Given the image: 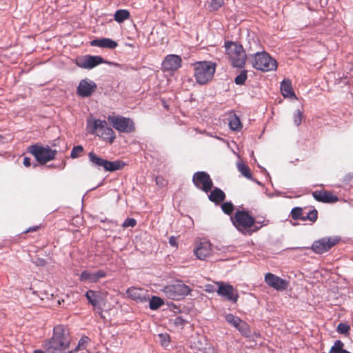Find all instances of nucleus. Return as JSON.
<instances>
[{
    "mask_svg": "<svg viewBox=\"0 0 353 353\" xmlns=\"http://www.w3.org/2000/svg\"><path fill=\"white\" fill-rule=\"evenodd\" d=\"M249 52H252L250 54L249 60L254 68L263 72L276 70V61L262 50L257 41L253 40L252 43H250Z\"/></svg>",
    "mask_w": 353,
    "mask_h": 353,
    "instance_id": "f257e3e1",
    "label": "nucleus"
},
{
    "mask_svg": "<svg viewBox=\"0 0 353 353\" xmlns=\"http://www.w3.org/2000/svg\"><path fill=\"white\" fill-rule=\"evenodd\" d=\"M70 343L68 332L61 325H57L54 328L52 337L46 343V350L48 353H63Z\"/></svg>",
    "mask_w": 353,
    "mask_h": 353,
    "instance_id": "f03ea898",
    "label": "nucleus"
},
{
    "mask_svg": "<svg viewBox=\"0 0 353 353\" xmlns=\"http://www.w3.org/2000/svg\"><path fill=\"white\" fill-rule=\"evenodd\" d=\"M87 130L90 134H95L110 143H112L116 137L115 132L108 126L105 120L90 117L87 120Z\"/></svg>",
    "mask_w": 353,
    "mask_h": 353,
    "instance_id": "7ed1b4c3",
    "label": "nucleus"
},
{
    "mask_svg": "<svg viewBox=\"0 0 353 353\" xmlns=\"http://www.w3.org/2000/svg\"><path fill=\"white\" fill-rule=\"evenodd\" d=\"M194 77L197 83L205 84L214 77L216 64L211 61H199L194 64Z\"/></svg>",
    "mask_w": 353,
    "mask_h": 353,
    "instance_id": "20e7f679",
    "label": "nucleus"
},
{
    "mask_svg": "<svg viewBox=\"0 0 353 353\" xmlns=\"http://www.w3.org/2000/svg\"><path fill=\"white\" fill-rule=\"evenodd\" d=\"M226 53L233 67L242 68L246 61V54L241 45L228 41L225 43Z\"/></svg>",
    "mask_w": 353,
    "mask_h": 353,
    "instance_id": "39448f33",
    "label": "nucleus"
},
{
    "mask_svg": "<svg viewBox=\"0 0 353 353\" xmlns=\"http://www.w3.org/2000/svg\"><path fill=\"white\" fill-rule=\"evenodd\" d=\"M28 152L31 153L36 160L41 164L54 159L57 150H52L50 147H44L39 144H34L29 147Z\"/></svg>",
    "mask_w": 353,
    "mask_h": 353,
    "instance_id": "423d86ee",
    "label": "nucleus"
},
{
    "mask_svg": "<svg viewBox=\"0 0 353 353\" xmlns=\"http://www.w3.org/2000/svg\"><path fill=\"white\" fill-rule=\"evenodd\" d=\"M231 219L235 228L243 234H246L254 223V217L245 211H236Z\"/></svg>",
    "mask_w": 353,
    "mask_h": 353,
    "instance_id": "0eeeda50",
    "label": "nucleus"
},
{
    "mask_svg": "<svg viewBox=\"0 0 353 353\" xmlns=\"http://www.w3.org/2000/svg\"><path fill=\"white\" fill-rule=\"evenodd\" d=\"M108 121L118 132L122 133H130L135 129L133 120L128 117L120 115H110Z\"/></svg>",
    "mask_w": 353,
    "mask_h": 353,
    "instance_id": "6e6552de",
    "label": "nucleus"
},
{
    "mask_svg": "<svg viewBox=\"0 0 353 353\" xmlns=\"http://www.w3.org/2000/svg\"><path fill=\"white\" fill-rule=\"evenodd\" d=\"M163 293L170 299L179 300L190 292V288L181 281L168 285L162 290Z\"/></svg>",
    "mask_w": 353,
    "mask_h": 353,
    "instance_id": "1a4fd4ad",
    "label": "nucleus"
},
{
    "mask_svg": "<svg viewBox=\"0 0 353 353\" xmlns=\"http://www.w3.org/2000/svg\"><path fill=\"white\" fill-rule=\"evenodd\" d=\"M192 181L197 188L205 192H209L213 185L210 175L203 171L194 173L192 177Z\"/></svg>",
    "mask_w": 353,
    "mask_h": 353,
    "instance_id": "9d476101",
    "label": "nucleus"
},
{
    "mask_svg": "<svg viewBox=\"0 0 353 353\" xmlns=\"http://www.w3.org/2000/svg\"><path fill=\"white\" fill-rule=\"evenodd\" d=\"M215 283L218 286L216 292L219 296L224 297L226 300L232 301V303L237 302L239 295L237 291L232 285L221 281H218Z\"/></svg>",
    "mask_w": 353,
    "mask_h": 353,
    "instance_id": "9b49d317",
    "label": "nucleus"
},
{
    "mask_svg": "<svg viewBox=\"0 0 353 353\" xmlns=\"http://www.w3.org/2000/svg\"><path fill=\"white\" fill-rule=\"evenodd\" d=\"M104 62V59L100 56L84 55L76 59L77 65L84 69H92Z\"/></svg>",
    "mask_w": 353,
    "mask_h": 353,
    "instance_id": "f8f14e48",
    "label": "nucleus"
},
{
    "mask_svg": "<svg viewBox=\"0 0 353 353\" xmlns=\"http://www.w3.org/2000/svg\"><path fill=\"white\" fill-rule=\"evenodd\" d=\"M265 282L268 285L277 291H283L289 285V282L272 273H267L265 275Z\"/></svg>",
    "mask_w": 353,
    "mask_h": 353,
    "instance_id": "ddd939ff",
    "label": "nucleus"
},
{
    "mask_svg": "<svg viewBox=\"0 0 353 353\" xmlns=\"http://www.w3.org/2000/svg\"><path fill=\"white\" fill-rule=\"evenodd\" d=\"M85 295L90 304L94 308L102 310V305L105 304V294L103 292L89 290Z\"/></svg>",
    "mask_w": 353,
    "mask_h": 353,
    "instance_id": "4468645a",
    "label": "nucleus"
},
{
    "mask_svg": "<svg viewBox=\"0 0 353 353\" xmlns=\"http://www.w3.org/2000/svg\"><path fill=\"white\" fill-rule=\"evenodd\" d=\"M97 89V84L92 80L82 79L77 87V92L79 96L85 98L90 97Z\"/></svg>",
    "mask_w": 353,
    "mask_h": 353,
    "instance_id": "2eb2a0df",
    "label": "nucleus"
},
{
    "mask_svg": "<svg viewBox=\"0 0 353 353\" xmlns=\"http://www.w3.org/2000/svg\"><path fill=\"white\" fill-rule=\"evenodd\" d=\"M128 297L138 303H145L149 299V293L142 288H130L126 291Z\"/></svg>",
    "mask_w": 353,
    "mask_h": 353,
    "instance_id": "dca6fc26",
    "label": "nucleus"
},
{
    "mask_svg": "<svg viewBox=\"0 0 353 353\" xmlns=\"http://www.w3.org/2000/svg\"><path fill=\"white\" fill-rule=\"evenodd\" d=\"M181 58L179 55H167L162 63L163 70L167 71H174L181 65Z\"/></svg>",
    "mask_w": 353,
    "mask_h": 353,
    "instance_id": "f3484780",
    "label": "nucleus"
},
{
    "mask_svg": "<svg viewBox=\"0 0 353 353\" xmlns=\"http://www.w3.org/2000/svg\"><path fill=\"white\" fill-rule=\"evenodd\" d=\"M105 276L106 274L103 270L96 272L84 270L80 274V281L82 282L97 283Z\"/></svg>",
    "mask_w": 353,
    "mask_h": 353,
    "instance_id": "a211bd4d",
    "label": "nucleus"
},
{
    "mask_svg": "<svg viewBox=\"0 0 353 353\" xmlns=\"http://www.w3.org/2000/svg\"><path fill=\"white\" fill-rule=\"evenodd\" d=\"M194 253L199 260H205L213 253L212 244H196Z\"/></svg>",
    "mask_w": 353,
    "mask_h": 353,
    "instance_id": "6ab92c4d",
    "label": "nucleus"
},
{
    "mask_svg": "<svg viewBox=\"0 0 353 353\" xmlns=\"http://www.w3.org/2000/svg\"><path fill=\"white\" fill-rule=\"evenodd\" d=\"M312 195L320 202L332 203L339 201L338 197L329 191L316 190L312 192Z\"/></svg>",
    "mask_w": 353,
    "mask_h": 353,
    "instance_id": "aec40b11",
    "label": "nucleus"
},
{
    "mask_svg": "<svg viewBox=\"0 0 353 353\" xmlns=\"http://www.w3.org/2000/svg\"><path fill=\"white\" fill-rule=\"evenodd\" d=\"M280 90L285 98L297 99L292 90V83L290 80L284 79L281 83Z\"/></svg>",
    "mask_w": 353,
    "mask_h": 353,
    "instance_id": "412c9836",
    "label": "nucleus"
},
{
    "mask_svg": "<svg viewBox=\"0 0 353 353\" xmlns=\"http://www.w3.org/2000/svg\"><path fill=\"white\" fill-rule=\"evenodd\" d=\"M91 45L108 49H114L118 46L115 41L109 38L93 40L91 41Z\"/></svg>",
    "mask_w": 353,
    "mask_h": 353,
    "instance_id": "4be33fe9",
    "label": "nucleus"
},
{
    "mask_svg": "<svg viewBox=\"0 0 353 353\" xmlns=\"http://www.w3.org/2000/svg\"><path fill=\"white\" fill-rule=\"evenodd\" d=\"M225 194L220 188H214L208 195L210 201L219 203L225 200Z\"/></svg>",
    "mask_w": 353,
    "mask_h": 353,
    "instance_id": "5701e85b",
    "label": "nucleus"
},
{
    "mask_svg": "<svg viewBox=\"0 0 353 353\" xmlns=\"http://www.w3.org/2000/svg\"><path fill=\"white\" fill-rule=\"evenodd\" d=\"M88 158L92 166L97 168L99 170L103 169L105 159L97 156L93 152H90L88 154Z\"/></svg>",
    "mask_w": 353,
    "mask_h": 353,
    "instance_id": "b1692460",
    "label": "nucleus"
},
{
    "mask_svg": "<svg viewBox=\"0 0 353 353\" xmlns=\"http://www.w3.org/2000/svg\"><path fill=\"white\" fill-rule=\"evenodd\" d=\"M125 163L121 161H110L105 160L103 170L108 172H114L121 170L125 165Z\"/></svg>",
    "mask_w": 353,
    "mask_h": 353,
    "instance_id": "393cba45",
    "label": "nucleus"
},
{
    "mask_svg": "<svg viewBox=\"0 0 353 353\" xmlns=\"http://www.w3.org/2000/svg\"><path fill=\"white\" fill-rule=\"evenodd\" d=\"M229 126L233 131H239L242 128V124L240 119L235 114L230 116L229 119Z\"/></svg>",
    "mask_w": 353,
    "mask_h": 353,
    "instance_id": "a878e982",
    "label": "nucleus"
},
{
    "mask_svg": "<svg viewBox=\"0 0 353 353\" xmlns=\"http://www.w3.org/2000/svg\"><path fill=\"white\" fill-rule=\"evenodd\" d=\"M334 244H312L311 250L316 254H323L328 251Z\"/></svg>",
    "mask_w": 353,
    "mask_h": 353,
    "instance_id": "bb28decb",
    "label": "nucleus"
},
{
    "mask_svg": "<svg viewBox=\"0 0 353 353\" xmlns=\"http://www.w3.org/2000/svg\"><path fill=\"white\" fill-rule=\"evenodd\" d=\"M148 301H149V307L152 310L159 309L164 303L161 298L156 296H152L151 298L149 297Z\"/></svg>",
    "mask_w": 353,
    "mask_h": 353,
    "instance_id": "cd10ccee",
    "label": "nucleus"
},
{
    "mask_svg": "<svg viewBox=\"0 0 353 353\" xmlns=\"http://www.w3.org/2000/svg\"><path fill=\"white\" fill-rule=\"evenodd\" d=\"M130 17V12L127 10H118L115 12L114 18L118 23H122Z\"/></svg>",
    "mask_w": 353,
    "mask_h": 353,
    "instance_id": "c85d7f7f",
    "label": "nucleus"
},
{
    "mask_svg": "<svg viewBox=\"0 0 353 353\" xmlns=\"http://www.w3.org/2000/svg\"><path fill=\"white\" fill-rule=\"evenodd\" d=\"M236 328L245 336L249 337L251 334V330L250 329V326L247 323L241 320V321L238 324Z\"/></svg>",
    "mask_w": 353,
    "mask_h": 353,
    "instance_id": "c756f323",
    "label": "nucleus"
},
{
    "mask_svg": "<svg viewBox=\"0 0 353 353\" xmlns=\"http://www.w3.org/2000/svg\"><path fill=\"white\" fill-rule=\"evenodd\" d=\"M238 170L241 174L248 179H252V174L250 168L243 163H237Z\"/></svg>",
    "mask_w": 353,
    "mask_h": 353,
    "instance_id": "7c9ffc66",
    "label": "nucleus"
},
{
    "mask_svg": "<svg viewBox=\"0 0 353 353\" xmlns=\"http://www.w3.org/2000/svg\"><path fill=\"white\" fill-rule=\"evenodd\" d=\"M89 338L87 336H83L79 341L78 345L74 349L69 351V353H76L79 350L85 348L86 345L89 342Z\"/></svg>",
    "mask_w": 353,
    "mask_h": 353,
    "instance_id": "2f4dec72",
    "label": "nucleus"
},
{
    "mask_svg": "<svg viewBox=\"0 0 353 353\" xmlns=\"http://www.w3.org/2000/svg\"><path fill=\"white\" fill-rule=\"evenodd\" d=\"M290 216L294 220H297V219L303 220V219H304L303 210H302L301 208H299V207L294 208L291 210Z\"/></svg>",
    "mask_w": 353,
    "mask_h": 353,
    "instance_id": "473e14b6",
    "label": "nucleus"
},
{
    "mask_svg": "<svg viewBox=\"0 0 353 353\" xmlns=\"http://www.w3.org/2000/svg\"><path fill=\"white\" fill-rule=\"evenodd\" d=\"M341 238L339 236H325L322 239L315 241L314 243H339Z\"/></svg>",
    "mask_w": 353,
    "mask_h": 353,
    "instance_id": "72a5a7b5",
    "label": "nucleus"
},
{
    "mask_svg": "<svg viewBox=\"0 0 353 353\" xmlns=\"http://www.w3.org/2000/svg\"><path fill=\"white\" fill-rule=\"evenodd\" d=\"M213 248V252H216L217 254L225 253L230 251L232 249L231 245H224L223 244H216Z\"/></svg>",
    "mask_w": 353,
    "mask_h": 353,
    "instance_id": "f704fd0d",
    "label": "nucleus"
},
{
    "mask_svg": "<svg viewBox=\"0 0 353 353\" xmlns=\"http://www.w3.org/2000/svg\"><path fill=\"white\" fill-rule=\"evenodd\" d=\"M225 321L229 324L236 327L238 325V324H239V323L241 321V319L232 314H228L225 315Z\"/></svg>",
    "mask_w": 353,
    "mask_h": 353,
    "instance_id": "c9c22d12",
    "label": "nucleus"
},
{
    "mask_svg": "<svg viewBox=\"0 0 353 353\" xmlns=\"http://www.w3.org/2000/svg\"><path fill=\"white\" fill-rule=\"evenodd\" d=\"M247 70H242L239 75H237L234 79V82L236 85H243L247 79Z\"/></svg>",
    "mask_w": 353,
    "mask_h": 353,
    "instance_id": "e433bc0d",
    "label": "nucleus"
},
{
    "mask_svg": "<svg viewBox=\"0 0 353 353\" xmlns=\"http://www.w3.org/2000/svg\"><path fill=\"white\" fill-rule=\"evenodd\" d=\"M317 210L315 209H313L308 212V213L305 216L303 215L304 219L302 221H306L309 220L312 221V223L315 222L317 219Z\"/></svg>",
    "mask_w": 353,
    "mask_h": 353,
    "instance_id": "4c0bfd02",
    "label": "nucleus"
},
{
    "mask_svg": "<svg viewBox=\"0 0 353 353\" xmlns=\"http://www.w3.org/2000/svg\"><path fill=\"white\" fill-rule=\"evenodd\" d=\"M83 151V148L81 145H77L73 147L70 153V157L72 159H76L81 156Z\"/></svg>",
    "mask_w": 353,
    "mask_h": 353,
    "instance_id": "58836bf2",
    "label": "nucleus"
},
{
    "mask_svg": "<svg viewBox=\"0 0 353 353\" xmlns=\"http://www.w3.org/2000/svg\"><path fill=\"white\" fill-rule=\"evenodd\" d=\"M223 0H212L209 8L212 11L219 10L223 5Z\"/></svg>",
    "mask_w": 353,
    "mask_h": 353,
    "instance_id": "ea45409f",
    "label": "nucleus"
},
{
    "mask_svg": "<svg viewBox=\"0 0 353 353\" xmlns=\"http://www.w3.org/2000/svg\"><path fill=\"white\" fill-rule=\"evenodd\" d=\"M221 209L224 213L230 214L234 210V205L231 202H225L222 203Z\"/></svg>",
    "mask_w": 353,
    "mask_h": 353,
    "instance_id": "a19ab883",
    "label": "nucleus"
},
{
    "mask_svg": "<svg viewBox=\"0 0 353 353\" xmlns=\"http://www.w3.org/2000/svg\"><path fill=\"white\" fill-rule=\"evenodd\" d=\"M161 345L167 347L169 344L170 336L167 334H159L158 335Z\"/></svg>",
    "mask_w": 353,
    "mask_h": 353,
    "instance_id": "79ce46f5",
    "label": "nucleus"
},
{
    "mask_svg": "<svg viewBox=\"0 0 353 353\" xmlns=\"http://www.w3.org/2000/svg\"><path fill=\"white\" fill-rule=\"evenodd\" d=\"M350 327L349 325L341 323L337 326V332L340 334H347Z\"/></svg>",
    "mask_w": 353,
    "mask_h": 353,
    "instance_id": "37998d69",
    "label": "nucleus"
},
{
    "mask_svg": "<svg viewBox=\"0 0 353 353\" xmlns=\"http://www.w3.org/2000/svg\"><path fill=\"white\" fill-rule=\"evenodd\" d=\"M137 221L133 218H128L126 219L122 223V227L124 228H133L136 225Z\"/></svg>",
    "mask_w": 353,
    "mask_h": 353,
    "instance_id": "c03bdc74",
    "label": "nucleus"
},
{
    "mask_svg": "<svg viewBox=\"0 0 353 353\" xmlns=\"http://www.w3.org/2000/svg\"><path fill=\"white\" fill-rule=\"evenodd\" d=\"M303 118V113L300 110H297L294 114V123L296 125H299L301 123Z\"/></svg>",
    "mask_w": 353,
    "mask_h": 353,
    "instance_id": "a18cd8bd",
    "label": "nucleus"
},
{
    "mask_svg": "<svg viewBox=\"0 0 353 353\" xmlns=\"http://www.w3.org/2000/svg\"><path fill=\"white\" fill-rule=\"evenodd\" d=\"M32 262L37 265V266H44L46 263V261L41 258H35L32 259Z\"/></svg>",
    "mask_w": 353,
    "mask_h": 353,
    "instance_id": "49530a36",
    "label": "nucleus"
},
{
    "mask_svg": "<svg viewBox=\"0 0 353 353\" xmlns=\"http://www.w3.org/2000/svg\"><path fill=\"white\" fill-rule=\"evenodd\" d=\"M205 290L207 292H214L216 291V288L214 287V285L212 284H206L205 285Z\"/></svg>",
    "mask_w": 353,
    "mask_h": 353,
    "instance_id": "de8ad7c7",
    "label": "nucleus"
},
{
    "mask_svg": "<svg viewBox=\"0 0 353 353\" xmlns=\"http://www.w3.org/2000/svg\"><path fill=\"white\" fill-rule=\"evenodd\" d=\"M23 163L26 167H29L31 165V159L28 157H25Z\"/></svg>",
    "mask_w": 353,
    "mask_h": 353,
    "instance_id": "09e8293b",
    "label": "nucleus"
},
{
    "mask_svg": "<svg viewBox=\"0 0 353 353\" xmlns=\"http://www.w3.org/2000/svg\"><path fill=\"white\" fill-rule=\"evenodd\" d=\"M45 348L46 349V347ZM33 353H48V352L46 350V351H43L41 350H34Z\"/></svg>",
    "mask_w": 353,
    "mask_h": 353,
    "instance_id": "8fccbe9b",
    "label": "nucleus"
},
{
    "mask_svg": "<svg viewBox=\"0 0 353 353\" xmlns=\"http://www.w3.org/2000/svg\"><path fill=\"white\" fill-rule=\"evenodd\" d=\"M169 243H176V238L174 236H170Z\"/></svg>",
    "mask_w": 353,
    "mask_h": 353,
    "instance_id": "3c124183",
    "label": "nucleus"
},
{
    "mask_svg": "<svg viewBox=\"0 0 353 353\" xmlns=\"http://www.w3.org/2000/svg\"><path fill=\"white\" fill-rule=\"evenodd\" d=\"M37 228H38L37 226L33 227V228H30L28 230H27L26 231V232H31V231H35Z\"/></svg>",
    "mask_w": 353,
    "mask_h": 353,
    "instance_id": "603ef678",
    "label": "nucleus"
},
{
    "mask_svg": "<svg viewBox=\"0 0 353 353\" xmlns=\"http://www.w3.org/2000/svg\"><path fill=\"white\" fill-rule=\"evenodd\" d=\"M268 196L269 197H272V196H273V195H272V194H268Z\"/></svg>",
    "mask_w": 353,
    "mask_h": 353,
    "instance_id": "864d4df0",
    "label": "nucleus"
},
{
    "mask_svg": "<svg viewBox=\"0 0 353 353\" xmlns=\"http://www.w3.org/2000/svg\"><path fill=\"white\" fill-rule=\"evenodd\" d=\"M1 138V136L0 135V139Z\"/></svg>",
    "mask_w": 353,
    "mask_h": 353,
    "instance_id": "5fc2aeb1",
    "label": "nucleus"
},
{
    "mask_svg": "<svg viewBox=\"0 0 353 353\" xmlns=\"http://www.w3.org/2000/svg\"><path fill=\"white\" fill-rule=\"evenodd\" d=\"M68 353H69V352H68Z\"/></svg>",
    "mask_w": 353,
    "mask_h": 353,
    "instance_id": "6e6d98bb",
    "label": "nucleus"
}]
</instances>
